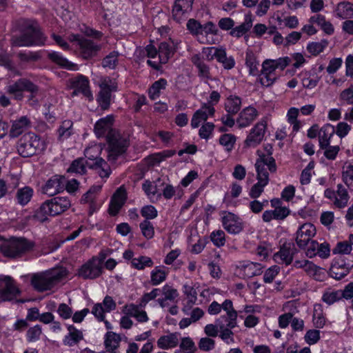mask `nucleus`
<instances>
[{
    "instance_id": "2",
    "label": "nucleus",
    "mask_w": 353,
    "mask_h": 353,
    "mask_svg": "<svg viewBox=\"0 0 353 353\" xmlns=\"http://www.w3.org/2000/svg\"><path fill=\"white\" fill-rule=\"evenodd\" d=\"M35 243L24 237H10L0 244V252L6 258L17 259L32 252Z\"/></svg>"
},
{
    "instance_id": "41",
    "label": "nucleus",
    "mask_w": 353,
    "mask_h": 353,
    "mask_svg": "<svg viewBox=\"0 0 353 353\" xmlns=\"http://www.w3.org/2000/svg\"><path fill=\"white\" fill-rule=\"evenodd\" d=\"M307 271L305 272L307 275L318 281H323L325 278V272L324 269L316 265L313 263H308Z\"/></svg>"
},
{
    "instance_id": "10",
    "label": "nucleus",
    "mask_w": 353,
    "mask_h": 353,
    "mask_svg": "<svg viewBox=\"0 0 353 353\" xmlns=\"http://www.w3.org/2000/svg\"><path fill=\"white\" fill-rule=\"evenodd\" d=\"M223 311L225 314L221 315L216 320V323L219 328L228 327L234 328L237 325V312L234 309L231 300L226 299L223 302Z\"/></svg>"
},
{
    "instance_id": "24",
    "label": "nucleus",
    "mask_w": 353,
    "mask_h": 353,
    "mask_svg": "<svg viewBox=\"0 0 353 353\" xmlns=\"http://www.w3.org/2000/svg\"><path fill=\"white\" fill-rule=\"evenodd\" d=\"M48 204L52 212V216L59 215L71 206V202L68 197L57 196L48 200Z\"/></svg>"
},
{
    "instance_id": "7",
    "label": "nucleus",
    "mask_w": 353,
    "mask_h": 353,
    "mask_svg": "<svg viewBox=\"0 0 353 353\" xmlns=\"http://www.w3.org/2000/svg\"><path fill=\"white\" fill-rule=\"evenodd\" d=\"M103 259L94 256L82 265L78 270L77 275L83 279H95L103 272Z\"/></svg>"
},
{
    "instance_id": "25",
    "label": "nucleus",
    "mask_w": 353,
    "mask_h": 353,
    "mask_svg": "<svg viewBox=\"0 0 353 353\" xmlns=\"http://www.w3.org/2000/svg\"><path fill=\"white\" fill-rule=\"evenodd\" d=\"M335 129L331 124L324 125L319 132V143L321 149L330 144V139L334 135Z\"/></svg>"
},
{
    "instance_id": "30",
    "label": "nucleus",
    "mask_w": 353,
    "mask_h": 353,
    "mask_svg": "<svg viewBox=\"0 0 353 353\" xmlns=\"http://www.w3.org/2000/svg\"><path fill=\"white\" fill-rule=\"evenodd\" d=\"M191 61L197 68L199 77L205 79H211L210 67L204 62L199 54L193 55Z\"/></svg>"
},
{
    "instance_id": "56",
    "label": "nucleus",
    "mask_w": 353,
    "mask_h": 353,
    "mask_svg": "<svg viewBox=\"0 0 353 353\" xmlns=\"http://www.w3.org/2000/svg\"><path fill=\"white\" fill-rule=\"evenodd\" d=\"M131 263L134 268L138 270H143L145 267H151L153 265L152 259L148 256H140L138 259H133Z\"/></svg>"
},
{
    "instance_id": "21",
    "label": "nucleus",
    "mask_w": 353,
    "mask_h": 353,
    "mask_svg": "<svg viewBox=\"0 0 353 353\" xmlns=\"http://www.w3.org/2000/svg\"><path fill=\"white\" fill-rule=\"evenodd\" d=\"M259 112L257 110L252 107L248 106L244 108L239 113L236 119V125L239 128H243L249 126L257 117Z\"/></svg>"
},
{
    "instance_id": "53",
    "label": "nucleus",
    "mask_w": 353,
    "mask_h": 353,
    "mask_svg": "<svg viewBox=\"0 0 353 353\" xmlns=\"http://www.w3.org/2000/svg\"><path fill=\"white\" fill-rule=\"evenodd\" d=\"M257 183H255L250 189L249 195L252 199H256L261 196L264 190V188L268 184L269 182L264 180L257 179Z\"/></svg>"
},
{
    "instance_id": "32",
    "label": "nucleus",
    "mask_w": 353,
    "mask_h": 353,
    "mask_svg": "<svg viewBox=\"0 0 353 353\" xmlns=\"http://www.w3.org/2000/svg\"><path fill=\"white\" fill-rule=\"evenodd\" d=\"M310 23H316L321 30L327 34H332L334 31L333 25L329 21L325 19V16L322 14H316L311 17L309 19Z\"/></svg>"
},
{
    "instance_id": "55",
    "label": "nucleus",
    "mask_w": 353,
    "mask_h": 353,
    "mask_svg": "<svg viewBox=\"0 0 353 353\" xmlns=\"http://www.w3.org/2000/svg\"><path fill=\"white\" fill-rule=\"evenodd\" d=\"M175 154V150H164L161 152L152 154L149 157L150 163L152 164L159 163L167 158L172 157Z\"/></svg>"
},
{
    "instance_id": "34",
    "label": "nucleus",
    "mask_w": 353,
    "mask_h": 353,
    "mask_svg": "<svg viewBox=\"0 0 353 353\" xmlns=\"http://www.w3.org/2000/svg\"><path fill=\"white\" fill-rule=\"evenodd\" d=\"M48 57L52 61L63 68L70 70H78V65L77 64L69 61L68 59L62 57L59 53L57 52L49 53Z\"/></svg>"
},
{
    "instance_id": "38",
    "label": "nucleus",
    "mask_w": 353,
    "mask_h": 353,
    "mask_svg": "<svg viewBox=\"0 0 353 353\" xmlns=\"http://www.w3.org/2000/svg\"><path fill=\"white\" fill-rule=\"evenodd\" d=\"M245 64L249 68V74L250 75L256 76L259 74V63L252 50H249L246 52Z\"/></svg>"
},
{
    "instance_id": "8",
    "label": "nucleus",
    "mask_w": 353,
    "mask_h": 353,
    "mask_svg": "<svg viewBox=\"0 0 353 353\" xmlns=\"http://www.w3.org/2000/svg\"><path fill=\"white\" fill-rule=\"evenodd\" d=\"M256 154L259 158L255 163V168L256 171V179L264 180L269 182V174L266 170L265 166L268 168L270 172H275L276 171V165L275 159L273 157L265 158L263 152L261 150L256 151Z\"/></svg>"
},
{
    "instance_id": "39",
    "label": "nucleus",
    "mask_w": 353,
    "mask_h": 353,
    "mask_svg": "<svg viewBox=\"0 0 353 353\" xmlns=\"http://www.w3.org/2000/svg\"><path fill=\"white\" fill-rule=\"evenodd\" d=\"M241 100L239 97L230 96L225 103V109L228 114H235L241 109Z\"/></svg>"
},
{
    "instance_id": "26",
    "label": "nucleus",
    "mask_w": 353,
    "mask_h": 353,
    "mask_svg": "<svg viewBox=\"0 0 353 353\" xmlns=\"http://www.w3.org/2000/svg\"><path fill=\"white\" fill-rule=\"evenodd\" d=\"M222 223L224 228L230 233L238 234L242 230L241 224L232 213L229 212L225 215L222 219Z\"/></svg>"
},
{
    "instance_id": "64",
    "label": "nucleus",
    "mask_w": 353,
    "mask_h": 353,
    "mask_svg": "<svg viewBox=\"0 0 353 353\" xmlns=\"http://www.w3.org/2000/svg\"><path fill=\"white\" fill-rule=\"evenodd\" d=\"M72 123L71 121H64L62 123V125L58 130L59 136L60 138H68L72 134Z\"/></svg>"
},
{
    "instance_id": "4",
    "label": "nucleus",
    "mask_w": 353,
    "mask_h": 353,
    "mask_svg": "<svg viewBox=\"0 0 353 353\" xmlns=\"http://www.w3.org/2000/svg\"><path fill=\"white\" fill-rule=\"evenodd\" d=\"M45 41L46 38L41 32L38 24L35 22L27 25L25 32L21 36L14 37L12 39V46L17 47L42 46Z\"/></svg>"
},
{
    "instance_id": "11",
    "label": "nucleus",
    "mask_w": 353,
    "mask_h": 353,
    "mask_svg": "<svg viewBox=\"0 0 353 353\" xmlns=\"http://www.w3.org/2000/svg\"><path fill=\"white\" fill-rule=\"evenodd\" d=\"M20 292L10 276H4L0 278V302L12 301Z\"/></svg>"
},
{
    "instance_id": "6",
    "label": "nucleus",
    "mask_w": 353,
    "mask_h": 353,
    "mask_svg": "<svg viewBox=\"0 0 353 353\" xmlns=\"http://www.w3.org/2000/svg\"><path fill=\"white\" fill-rule=\"evenodd\" d=\"M68 39L71 42H75L79 46V55L83 59H90L97 55L101 46L90 39H87L80 34H70Z\"/></svg>"
},
{
    "instance_id": "31",
    "label": "nucleus",
    "mask_w": 353,
    "mask_h": 353,
    "mask_svg": "<svg viewBox=\"0 0 353 353\" xmlns=\"http://www.w3.org/2000/svg\"><path fill=\"white\" fill-rule=\"evenodd\" d=\"M252 14L248 13L245 15L244 21L241 25L232 28L230 31V34L237 38L241 37L250 30L252 26Z\"/></svg>"
},
{
    "instance_id": "12",
    "label": "nucleus",
    "mask_w": 353,
    "mask_h": 353,
    "mask_svg": "<svg viewBox=\"0 0 353 353\" xmlns=\"http://www.w3.org/2000/svg\"><path fill=\"white\" fill-rule=\"evenodd\" d=\"M266 125L265 121H261L256 123L245 139L244 145L248 148H254L259 145L263 139Z\"/></svg>"
},
{
    "instance_id": "19",
    "label": "nucleus",
    "mask_w": 353,
    "mask_h": 353,
    "mask_svg": "<svg viewBox=\"0 0 353 353\" xmlns=\"http://www.w3.org/2000/svg\"><path fill=\"white\" fill-rule=\"evenodd\" d=\"M214 112L215 109L212 105L203 104L199 110L194 113L191 120V126L193 128H198L202 122L208 119L209 116H214Z\"/></svg>"
},
{
    "instance_id": "37",
    "label": "nucleus",
    "mask_w": 353,
    "mask_h": 353,
    "mask_svg": "<svg viewBox=\"0 0 353 353\" xmlns=\"http://www.w3.org/2000/svg\"><path fill=\"white\" fill-rule=\"evenodd\" d=\"M350 272V268L345 264L336 263L330 269V275L336 280H341Z\"/></svg>"
},
{
    "instance_id": "13",
    "label": "nucleus",
    "mask_w": 353,
    "mask_h": 353,
    "mask_svg": "<svg viewBox=\"0 0 353 353\" xmlns=\"http://www.w3.org/2000/svg\"><path fill=\"white\" fill-rule=\"evenodd\" d=\"M174 50L173 46L166 42H162L159 46L158 59L148 60L147 63L154 69L159 70L161 68V65L166 63L169 59L174 54Z\"/></svg>"
},
{
    "instance_id": "48",
    "label": "nucleus",
    "mask_w": 353,
    "mask_h": 353,
    "mask_svg": "<svg viewBox=\"0 0 353 353\" xmlns=\"http://www.w3.org/2000/svg\"><path fill=\"white\" fill-rule=\"evenodd\" d=\"M327 45L328 42L325 39L319 42H311L307 44V50L313 56H317L325 50Z\"/></svg>"
},
{
    "instance_id": "47",
    "label": "nucleus",
    "mask_w": 353,
    "mask_h": 353,
    "mask_svg": "<svg viewBox=\"0 0 353 353\" xmlns=\"http://www.w3.org/2000/svg\"><path fill=\"white\" fill-rule=\"evenodd\" d=\"M87 162L88 161L85 162L82 158L77 159L72 162L67 172L69 173L83 174L86 172Z\"/></svg>"
},
{
    "instance_id": "54",
    "label": "nucleus",
    "mask_w": 353,
    "mask_h": 353,
    "mask_svg": "<svg viewBox=\"0 0 353 353\" xmlns=\"http://www.w3.org/2000/svg\"><path fill=\"white\" fill-rule=\"evenodd\" d=\"M166 276L167 273L163 270L156 267L151 272V283L157 285L165 280Z\"/></svg>"
},
{
    "instance_id": "28",
    "label": "nucleus",
    "mask_w": 353,
    "mask_h": 353,
    "mask_svg": "<svg viewBox=\"0 0 353 353\" xmlns=\"http://www.w3.org/2000/svg\"><path fill=\"white\" fill-rule=\"evenodd\" d=\"M334 14L341 19H348L353 17V3L348 1L339 3L334 10Z\"/></svg>"
},
{
    "instance_id": "42",
    "label": "nucleus",
    "mask_w": 353,
    "mask_h": 353,
    "mask_svg": "<svg viewBox=\"0 0 353 353\" xmlns=\"http://www.w3.org/2000/svg\"><path fill=\"white\" fill-rule=\"evenodd\" d=\"M49 205L48 201H45L39 208L35 211L33 218L42 223L48 219V216H52V212H51V208Z\"/></svg>"
},
{
    "instance_id": "44",
    "label": "nucleus",
    "mask_w": 353,
    "mask_h": 353,
    "mask_svg": "<svg viewBox=\"0 0 353 353\" xmlns=\"http://www.w3.org/2000/svg\"><path fill=\"white\" fill-rule=\"evenodd\" d=\"M342 180L347 188L353 191V163L343 166Z\"/></svg>"
},
{
    "instance_id": "16",
    "label": "nucleus",
    "mask_w": 353,
    "mask_h": 353,
    "mask_svg": "<svg viewBox=\"0 0 353 353\" xmlns=\"http://www.w3.org/2000/svg\"><path fill=\"white\" fill-rule=\"evenodd\" d=\"M66 179L63 176L55 175L50 179L43 187V192L54 196L65 189Z\"/></svg>"
},
{
    "instance_id": "59",
    "label": "nucleus",
    "mask_w": 353,
    "mask_h": 353,
    "mask_svg": "<svg viewBox=\"0 0 353 353\" xmlns=\"http://www.w3.org/2000/svg\"><path fill=\"white\" fill-rule=\"evenodd\" d=\"M101 148L99 145H93L88 147L84 152L85 157L88 159L96 161L97 159H100L99 157Z\"/></svg>"
},
{
    "instance_id": "40",
    "label": "nucleus",
    "mask_w": 353,
    "mask_h": 353,
    "mask_svg": "<svg viewBox=\"0 0 353 353\" xmlns=\"http://www.w3.org/2000/svg\"><path fill=\"white\" fill-rule=\"evenodd\" d=\"M121 337L112 332H108L105 334V346L108 352H113L119 345Z\"/></svg>"
},
{
    "instance_id": "14",
    "label": "nucleus",
    "mask_w": 353,
    "mask_h": 353,
    "mask_svg": "<svg viewBox=\"0 0 353 353\" xmlns=\"http://www.w3.org/2000/svg\"><path fill=\"white\" fill-rule=\"evenodd\" d=\"M114 119L112 115H108L105 117L97 121L94 127V132L98 138L104 137L108 139V136L114 131L118 130L113 128Z\"/></svg>"
},
{
    "instance_id": "50",
    "label": "nucleus",
    "mask_w": 353,
    "mask_h": 353,
    "mask_svg": "<svg viewBox=\"0 0 353 353\" xmlns=\"http://www.w3.org/2000/svg\"><path fill=\"white\" fill-rule=\"evenodd\" d=\"M140 305H136L132 304L128 309V314L132 316L135 317L139 322H146L148 320V317L145 311L139 310Z\"/></svg>"
},
{
    "instance_id": "33",
    "label": "nucleus",
    "mask_w": 353,
    "mask_h": 353,
    "mask_svg": "<svg viewBox=\"0 0 353 353\" xmlns=\"http://www.w3.org/2000/svg\"><path fill=\"white\" fill-rule=\"evenodd\" d=\"M87 166L94 169L101 178H108L111 172L108 163L103 159H97L93 163L87 162Z\"/></svg>"
},
{
    "instance_id": "62",
    "label": "nucleus",
    "mask_w": 353,
    "mask_h": 353,
    "mask_svg": "<svg viewBox=\"0 0 353 353\" xmlns=\"http://www.w3.org/2000/svg\"><path fill=\"white\" fill-rule=\"evenodd\" d=\"M245 275L249 278L261 274L260 264L250 263L243 266Z\"/></svg>"
},
{
    "instance_id": "36",
    "label": "nucleus",
    "mask_w": 353,
    "mask_h": 353,
    "mask_svg": "<svg viewBox=\"0 0 353 353\" xmlns=\"http://www.w3.org/2000/svg\"><path fill=\"white\" fill-rule=\"evenodd\" d=\"M33 196V190L29 186H25L22 188H19L16 194V199L17 203L24 206L27 205L31 200Z\"/></svg>"
},
{
    "instance_id": "58",
    "label": "nucleus",
    "mask_w": 353,
    "mask_h": 353,
    "mask_svg": "<svg viewBox=\"0 0 353 353\" xmlns=\"http://www.w3.org/2000/svg\"><path fill=\"white\" fill-rule=\"evenodd\" d=\"M236 142V137L232 134H224L219 139V143L225 147L228 151L232 150Z\"/></svg>"
},
{
    "instance_id": "27",
    "label": "nucleus",
    "mask_w": 353,
    "mask_h": 353,
    "mask_svg": "<svg viewBox=\"0 0 353 353\" xmlns=\"http://www.w3.org/2000/svg\"><path fill=\"white\" fill-rule=\"evenodd\" d=\"M30 121L26 116H23L19 119L13 121L9 132V135L12 138H15L21 135L29 126Z\"/></svg>"
},
{
    "instance_id": "45",
    "label": "nucleus",
    "mask_w": 353,
    "mask_h": 353,
    "mask_svg": "<svg viewBox=\"0 0 353 353\" xmlns=\"http://www.w3.org/2000/svg\"><path fill=\"white\" fill-rule=\"evenodd\" d=\"M69 335L65 336L64 342L65 344L72 346L83 339L82 332L77 330L73 325H69Z\"/></svg>"
},
{
    "instance_id": "17",
    "label": "nucleus",
    "mask_w": 353,
    "mask_h": 353,
    "mask_svg": "<svg viewBox=\"0 0 353 353\" xmlns=\"http://www.w3.org/2000/svg\"><path fill=\"white\" fill-rule=\"evenodd\" d=\"M127 199V193L125 189L121 186L114 193L110 203L108 212L112 216L118 214L121 208L124 205Z\"/></svg>"
},
{
    "instance_id": "23",
    "label": "nucleus",
    "mask_w": 353,
    "mask_h": 353,
    "mask_svg": "<svg viewBox=\"0 0 353 353\" xmlns=\"http://www.w3.org/2000/svg\"><path fill=\"white\" fill-rule=\"evenodd\" d=\"M194 0H175L172 8L174 19L179 22L183 15L192 11Z\"/></svg>"
},
{
    "instance_id": "18",
    "label": "nucleus",
    "mask_w": 353,
    "mask_h": 353,
    "mask_svg": "<svg viewBox=\"0 0 353 353\" xmlns=\"http://www.w3.org/2000/svg\"><path fill=\"white\" fill-rule=\"evenodd\" d=\"M117 87L114 85H109L103 83L100 85V91L97 96V101L102 110L109 108L112 98L111 92L116 91Z\"/></svg>"
},
{
    "instance_id": "3",
    "label": "nucleus",
    "mask_w": 353,
    "mask_h": 353,
    "mask_svg": "<svg viewBox=\"0 0 353 353\" xmlns=\"http://www.w3.org/2000/svg\"><path fill=\"white\" fill-rule=\"evenodd\" d=\"M108 143V159L114 162L119 157L125 154L130 146V136L119 130L114 131L106 139Z\"/></svg>"
},
{
    "instance_id": "60",
    "label": "nucleus",
    "mask_w": 353,
    "mask_h": 353,
    "mask_svg": "<svg viewBox=\"0 0 353 353\" xmlns=\"http://www.w3.org/2000/svg\"><path fill=\"white\" fill-rule=\"evenodd\" d=\"M180 348L185 353H195L196 347L190 337H183L181 339Z\"/></svg>"
},
{
    "instance_id": "57",
    "label": "nucleus",
    "mask_w": 353,
    "mask_h": 353,
    "mask_svg": "<svg viewBox=\"0 0 353 353\" xmlns=\"http://www.w3.org/2000/svg\"><path fill=\"white\" fill-rule=\"evenodd\" d=\"M139 226L144 237L148 239L153 238L154 235V228L150 221L144 220L140 223Z\"/></svg>"
},
{
    "instance_id": "51",
    "label": "nucleus",
    "mask_w": 353,
    "mask_h": 353,
    "mask_svg": "<svg viewBox=\"0 0 353 353\" xmlns=\"http://www.w3.org/2000/svg\"><path fill=\"white\" fill-rule=\"evenodd\" d=\"M184 294L190 299L188 301V305H185L183 308V311L188 314V310L191 308L192 305L196 300L197 293L193 287L188 285H184Z\"/></svg>"
},
{
    "instance_id": "22",
    "label": "nucleus",
    "mask_w": 353,
    "mask_h": 353,
    "mask_svg": "<svg viewBox=\"0 0 353 353\" xmlns=\"http://www.w3.org/2000/svg\"><path fill=\"white\" fill-rule=\"evenodd\" d=\"M71 88L74 89L72 93V96L77 95L78 93L81 92L85 97H92V93L89 88L88 79L82 76L79 75L75 78H72L70 80Z\"/></svg>"
},
{
    "instance_id": "5",
    "label": "nucleus",
    "mask_w": 353,
    "mask_h": 353,
    "mask_svg": "<svg viewBox=\"0 0 353 353\" xmlns=\"http://www.w3.org/2000/svg\"><path fill=\"white\" fill-rule=\"evenodd\" d=\"M17 149L23 157H30L44 149L43 142L33 132L24 134L18 141Z\"/></svg>"
},
{
    "instance_id": "9",
    "label": "nucleus",
    "mask_w": 353,
    "mask_h": 353,
    "mask_svg": "<svg viewBox=\"0 0 353 353\" xmlns=\"http://www.w3.org/2000/svg\"><path fill=\"white\" fill-rule=\"evenodd\" d=\"M35 90L34 83L26 78H21L9 84L6 88V92L12 95L17 101H21L24 98L23 92Z\"/></svg>"
},
{
    "instance_id": "35",
    "label": "nucleus",
    "mask_w": 353,
    "mask_h": 353,
    "mask_svg": "<svg viewBox=\"0 0 353 353\" xmlns=\"http://www.w3.org/2000/svg\"><path fill=\"white\" fill-rule=\"evenodd\" d=\"M349 198L346 188L342 184H338L334 204L339 208H343L347 205Z\"/></svg>"
},
{
    "instance_id": "29",
    "label": "nucleus",
    "mask_w": 353,
    "mask_h": 353,
    "mask_svg": "<svg viewBox=\"0 0 353 353\" xmlns=\"http://www.w3.org/2000/svg\"><path fill=\"white\" fill-rule=\"evenodd\" d=\"M179 336L177 332L171 333L168 335L161 336L157 340V345L163 350H168L175 347L179 344Z\"/></svg>"
},
{
    "instance_id": "20",
    "label": "nucleus",
    "mask_w": 353,
    "mask_h": 353,
    "mask_svg": "<svg viewBox=\"0 0 353 353\" xmlns=\"http://www.w3.org/2000/svg\"><path fill=\"white\" fill-rule=\"evenodd\" d=\"M296 252V249L294 243H285L280 250L274 255V258L276 261L281 262L288 265L292 263L293 256Z\"/></svg>"
},
{
    "instance_id": "49",
    "label": "nucleus",
    "mask_w": 353,
    "mask_h": 353,
    "mask_svg": "<svg viewBox=\"0 0 353 353\" xmlns=\"http://www.w3.org/2000/svg\"><path fill=\"white\" fill-rule=\"evenodd\" d=\"M341 299L340 290L328 289L325 291L322 296V301L330 305Z\"/></svg>"
},
{
    "instance_id": "46",
    "label": "nucleus",
    "mask_w": 353,
    "mask_h": 353,
    "mask_svg": "<svg viewBox=\"0 0 353 353\" xmlns=\"http://www.w3.org/2000/svg\"><path fill=\"white\" fill-rule=\"evenodd\" d=\"M119 56L117 51L111 52L103 59L101 65L105 68L115 69L119 63Z\"/></svg>"
},
{
    "instance_id": "61",
    "label": "nucleus",
    "mask_w": 353,
    "mask_h": 353,
    "mask_svg": "<svg viewBox=\"0 0 353 353\" xmlns=\"http://www.w3.org/2000/svg\"><path fill=\"white\" fill-rule=\"evenodd\" d=\"M42 333L41 327L39 325L30 327L26 333L27 339L29 342L38 341Z\"/></svg>"
},
{
    "instance_id": "63",
    "label": "nucleus",
    "mask_w": 353,
    "mask_h": 353,
    "mask_svg": "<svg viewBox=\"0 0 353 353\" xmlns=\"http://www.w3.org/2000/svg\"><path fill=\"white\" fill-rule=\"evenodd\" d=\"M198 347L202 351L209 352L214 348L215 341L210 337H203L199 340Z\"/></svg>"
},
{
    "instance_id": "15",
    "label": "nucleus",
    "mask_w": 353,
    "mask_h": 353,
    "mask_svg": "<svg viewBox=\"0 0 353 353\" xmlns=\"http://www.w3.org/2000/svg\"><path fill=\"white\" fill-rule=\"evenodd\" d=\"M316 234V228L311 223L303 224L296 232V242L301 248H304Z\"/></svg>"
},
{
    "instance_id": "52",
    "label": "nucleus",
    "mask_w": 353,
    "mask_h": 353,
    "mask_svg": "<svg viewBox=\"0 0 353 353\" xmlns=\"http://www.w3.org/2000/svg\"><path fill=\"white\" fill-rule=\"evenodd\" d=\"M167 81L164 79L155 81L149 90L150 97L153 100L156 99L159 96L160 90L165 89Z\"/></svg>"
},
{
    "instance_id": "1",
    "label": "nucleus",
    "mask_w": 353,
    "mask_h": 353,
    "mask_svg": "<svg viewBox=\"0 0 353 353\" xmlns=\"http://www.w3.org/2000/svg\"><path fill=\"white\" fill-rule=\"evenodd\" d=\"M68 275L65 268H54L35 273L31 276V285L37 292H43L54 289Z\"/></svg>"
},
{
    "instance_id": "43",
    "label": "nucleus",
    "mask_w": 353,
    "mask_h": 353,
    "mask_svg": "<svg viewBox=\"0 0 353 353\" xmlns=\"http://www.w3.org/2000/svg\"><path fill=\"white\" fill-rule=\"evenodd\" d=\"M216 60L223 64L225 69L230 70L234 68L235 62L232 57H227L225 50L219 48L216 50Z\"/></svg>"
}]
</instances>
